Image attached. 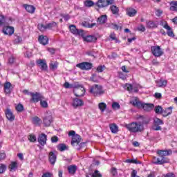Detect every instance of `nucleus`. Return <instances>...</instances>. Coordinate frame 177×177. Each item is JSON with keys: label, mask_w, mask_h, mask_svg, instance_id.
<instances>
[{"label": "nucleus", "mask_w": 177, "mask_h": 177, "mask_svg": "<svg viewBox=\"0 0 177 177\" xmlns=\"http://www.w3.org/2000/svg\"><path fill=\"white\" fill-rule=\"evenodd\" d=\"M155 113H156V114H162V107H161V106L158 105L157 106L155 107Z\"/></svg>", "instance_id": "nucleus-41"}, {"label": "nucleus", "mask_w": 177, "mask_h": 177, "mask_svg": "<svg viewBox=\"0 0 177 177\" xmlns=\"http://www.w3.org/2000/svg\"><path fill=\"white\" fill-rule=\"evenodd\" d=\"M136 174H138L136 170H133L131 173V177H140L139 176H137Z\"/></svg>", "instance_id": "nucleus-64"}, {"label": "nucleus", "mask_w": 177, "mask_h": 177, "mask_svg": "<svg viewBox=\"0 0 177 177\" xmlns=\"http://www.w3.org/2000/svg\"><path fill=\"white\" fill-rule=\"evenodd\" d=\"M120 104L118 102H113L112 104V109H113V110H120Z\"/></svg>", "instance_id": "nucleus-47"}, {"label": "nucleus", "mask_w": 177, "mask_h": 177, "mask_svg": "<svg viewBox=\"0 0 177 177\" xmlns=\"http://www.w3.org/2000/svg\"><path fill=\"white\" fill-rule=\"evenodd\" d=\"M110 10L112 12L113 15H118L120 12V9L115 5L110 6Z\"/></svg>", "instance_id": "nucleus-31"}, {"label": "nucleus", "mask_w": 177, "mask_h": 177, "mask_svg": "<svg viewBox=\"0 0 177 177\" xmlns=\"http://www.w3.org/2000/svg\"><path fill=\"white\" fill-rule=\"evenodd\" d=\"M138 118L141 120L139 122H140L143 126L147 125V124L150 122V118L147 116L140 115Z\"/></svg>", "instance_id": "nucleus-22"}, {"label": "nucleus", "mask_w": 177, "mask_h": 177, "mask_svg": "<svg viewBox=\"0 0 177 177\" xmlns=\"http://www.w3.org/2000/svg\"><path fill=\"white\" fill-rule=\"evenodd\" d=\"M16 110H17V111L21 112V111H23V110H24V106H23V104H19L16 106Z\"/></svg>", "instance_id": "nucleus-50"}, {"label": "nucleus", "mask_w": 177, "mask_h": 177, "mask_svg": "<svg viewBox=\"0 0 177 177\" xmlns=\"http://www.w3.org/2000/svg\"><path fill=\"white\" fill-rule=\"evenodd\" d=\"M131 103L133 104V106H134V107H137L138 109H143L145 111H151V110L154 109L153 104H145L137 98L131 101Z\"/></svg>", "instance_id": "nucleus-3"}, {"label": "nucleus", "mask_w": 177, "mask_h": 177, "mask_svg": "<svg viewBox=\"0 0 177 177\" xmlns=\"http://www.w3.org/2000/svg\"><path fill=\"white\" fill-rule=\"evenodd\" d=\"M72 106L74 107V109H77V107H81L84 106V101L78 98H73L72 100Z\"/></svg>", "instance_id": "nucleus-16"}, {"label": "nucleus", "mask_w": 177, "mask_h": 177, "mask_svg": "<svg viewBox=\"0 0 177 177\" xmlns=\"http://www.w3.org/2000/svg\"><path fill=\"white\" fill-rule=\"evenodd\" d=\"M114 3V0H98L95 5L97 8H106L109 5H113Z\"/></svg>", "instance_id": "nucleus-7"}, {"label": "nucleus", "mask_w": 177, "mask_h": 177, "mask_svg": "<svg viewBox=\"0 0 177 177\" xmlns=\"http://www.w3.org/2000/svg\"><path fill=\"white\" fill-rule=\"evenodd\" d=\"M32 121L35 124V125H39V124L41 123V119L37 116L33 118Z\"/></svg>", "instance_id": "nucleus-43"}, {"label": "nucleus", "mask_w": 177, "mask_h": 177, "mask_svg": "<svg viewBox=\"0 0 177 177\" xmlns=\"http://www.w3.org/2000/svg\"><path fill=\"white\" fill-rule=\"evenodd\" d=\"M56 26V23L55 22H52L50 24H48L47 25H46V28H52V27H55Z\"/></svg>", "instance_id": "nucleus-55"}, {"label": "nucleus", "mask_w": 177, "mask_h": 177, "mask_svg": "<svg viewBox=\"0 0 177 177\" xmlns=\"http://www.w3.org/2000/svg\"><path fill=\"white\" fill-rule=\"evenodd\" d=\"M6 171V165L0 164V174H3Z\"/></svg>", "instance_id": "nucleus-51"}, {"label": "nucleus", "mask_w": 177, "mask_h": 177, "mask_svg": "<svg viewBox=\"0 0 177 177\" xmlns=\"http://www.w3.org/2000/svg\"><path fill=\"white\" fill-rule=\"evenodd\" d=\"M53 174L52 173H49V172H47V173H44L41 177H53Z\"/></svg>", "instance_id": "nucleus-60"}, {"label": "nucleus", "mask_w": 177, "mask_h": 177, "mask_svg": "<svg viewBox=\"0 0 177 177\" xmlns=\"http://www.w3.org/2000/svg\"><path fill=\"white\" fill-rule=\"evenodd\" d=\"M111 28H113V30H119L120 26L115 24H111L110 25Z\"/></svg>", "instance_id": "nucleus-57"}, {"label": "nucleus", "mask_w": 177, "mask_h": 177, "mask_svg": "<svg viewBox=\"0 0 177 177\" xmlns=\"http://www.w3.org/2000/svg\"><path fill=\"white\" fill-rule=\"evenodd\" d=\"M166 30H167V33L169 37H175V35L174 34V31H172V28L171 27L169 29H166Z\"/></svg>", "instance_id": "nucleus-49"}, {"label": "nucleus", "mask_w": 177, "mask_h": 177, "mask_svg": "<svg viewBox=\"0 0 177 177\" xmlns=\"http://www.w3.org/2000/svg\"><path fill=\"white\" fill-rule=\"evenodd\" d=\"M107 21V15H102L97 19V23L100 24H104Z\"/></svg>", "instance_id": "nucleus-30"}, {"label": "nucleus", "mask_w": 177, "mask_h": 177, "mask_svg": "<svg viewBox=\"0 0 177 177\" xmlns=\"http://www.w3.org/2000/svg\"><path fill=\"white\" fill-rule=\"evenodd\" d=\"M28 138L30 142H37V137L34 134L29 135Z\"/></svg>", "instance_id": "nucleus-45"}, {"label": "nucleus", "mask_w": 177, "mask_h": 177, "mask_svg": "<svg viewBox=\"0 0 177 177\" xmlns=\"http://www.w3.org/2000/svg\"><path fill=\"white\" fill-rule=\"evenodd\" d=\"M51 142L52 143H57V142H59V138L56 136H53L51 138Z\"/></svg>", "instance_id": "nucleus-54"}, {"label": "nucleus", "mask_w": 177, "mask_h": 177, "mask_svg": "<svg viewBox=\"0 0 177 177\" xmlns=\"http://www.w3.org/2000/svg\"><path fill=\"white\" fill-rule=\"evenodd\" d=\"M5 24V17L0 15V26H3Z\"/></svg>", "instance_id": "nucleus-56"}, {"label": "nucleus", "mask_w": 177, "mask_h": 177, "mask_svg": "<svg viewBox=\"0 0 177 177\" xmlns=\"http://www.w3.org/2000/svg\"><path fill=\"white\" fill-rule=\"evenodd\" d=\"M164 122L161 120V119L158 118H155L153 119V131H161V127L160 125H162Z\"/></svg>", "instance_id": "nucleus-8"}, {"label": "nucleus", "mask_w": 177, "mask_h": 177, "mask_svg": "<svg viewBox=\"0 0 177 177\" xmlns=\"http://www.w3.org/2000/svg\"><path fill=\"white\" fill-rule=\"evenodd\" d=\"M57 150H59V151H64V150H67V146L64 144H59L57 147Z\"/></svg>", "instance_id": "nucleus-40"}, {"label": "nucleus", "mask_w": 177, "mask_h": 177, "mask_svg": "<svg viewBox=\"0 0 177 177\" xmlns=\"http://www.w3.org/2000/svg\"><path fill=\"white\" fill-rule=\"evenodd\" d=\"M40 104L43 109H48V102L45 100H40Z\"/></svg>", "instance_id": "nucleus-46"}, {"label": "nucleus", "mask_w": 177, "mask_h": 177, "mask_svg": "<svg viewBox=\"0 0 177 177\" xmlns=\"http://www.w3.org/2000/svg\"><path fill=\"white\" fill-rule=\"evenodd\" d=\"M10 171H15L17 169V162H12L9 165Z\"/></svg>", "instance_id": "nucleus-38"}, {"label": "nucleus", "mask_w": 177, "mask_h": 177, "mask_svg": "<svg viewBox=\"0 0 177 177\" xmlns=\"http://www.w3.org/2000/svg\"><path fill=\"white\" fill-rule=\"evenodd\" d=\"M39 42L41 44V45H48V42H49V39L46 36H39Z\"/></svg>", "instance_id": "nucleus-25"}, {"label": "nucleus", "mask_w": 177, "mask_h": 177, "mask_svg": "<svg viewBox=\"0 0 177 177\" xmlns=\"http://www.w3.org/2000/svg\"><path fill=\"white\" fill-rule=\"evenodd\" d=\"M37 140L39 145H41V146H45V145H46V141L48 140V136L42 133L39 135Z\"/></svg>", "instance_id": "nucleus-14"}, {"label": "nucleus", "mask_w": 177, "mask_h": 177, "mask_svg": "<svg viewBox=\"0 0 177 177\" xmlns=\"http://www.w3.org/2000/svg\"><path fill=\"white\" fill-rule=\"evenodd\" d=\"M126 162L129 164H140V162L136 159H128L126 160Z\"/></svg>", "instance_id": "nucleus-44"}, {"label": "nucleus", "mask_w": 177, "mask_h": 177, "mask_svg": "<svg viewBox=\"0 0 177 177\" xmlns=\"http://www.w3.org/2000/svg\"><path fill=\"white\" fill-rule=\"evenodd\" d=\"M3 32L5 35H13L15 33V28L12 26H4L3 28Z\"/></svg>", "instance_id": "nucleus-15"}, {"label": "nucleus", "mask_w": 177, "mask_h": 177, "mask_svg": "<svg viewBox=\"0 0 177 177\" xmlns=\"http://www.w3.org/2000/svg\"><path fill=\"white\" fill-rule=\"evenodd\" d=\"M126 128L133 133H138V132H143L145 131V126L140 122L127 124H126Z\"/></svg>", "instance_id": "nucleus-2"}, {"label": "nucleus", "mask_w": 177, "mask_h": 177, "mask_svg": "<svg viewBox=\"0 0 177 177\" xmlns=\"http://www.w3.org/2000/svg\"><path fill=\"white\" fill-rule=\"evenodd\" d=\"M138 31H142V32H145V31H146V28H145V26L143 25H140L138 28Z\"/></svg>", "instance_id": "nucleus-59"}, {"label": "nucleus", "mask_w": 177, "mask_h": 177, "mask_svg": "<svg viewBox=\"0 0 177 177\" xmlns=\"http://www.w3.org/2000/svg\"><path fill=\"white\" fill-rule=\"evenodd\" d=\"M170 114H172V107L167 108L165 110L163 109L162 112L163 117H168Z\"/></svg>", "instance_id": "nucleus-28"}, {"label": "nucleus", "mask_w": 177, "mask_h": 177, "mask_svg": "<svg viewBox=\"0 0 177 177\" xmlns=\"http://www.w3.org/2000/svg\"><path fill=\"white\" fill-rule=\"evenodd\" d=\"M104 70V66H100L97 68V73H103Z\"/></svg>", "instance_id": "nucleus-58"}, {"label": "nucleus", "mask_w": 177, "mask_h": 177, "mask_svg": "<svg viewBox=\"0 0 177 177\" xmlns=\"http://www.w3.org/2000/svg\"><path fill=\"white\" fill-rule=\"evenodd\" d=\"M158 156L161 158H167V156H171L172 154V150L167 149V150H158L157 151Z\"/></svg>", "instance_id": "nucleus-10"}, {"label": "nucleus", "mask_w": 177, "mask_h": 177, "mask_svg": "<svg viewBox=\"0 0 177 177\" xmlns=\"http://www.w3.org/2000/svg\"><path fill=\"white\" fill-rule=\"evenodd\" d=\"M43 122L45 127H50V124L53 122V118L52 115H47L44 118Z\"/></svg>", "instance_id": "nucleus-18"}, {"label": "nucleus", "mask_w": 177, "mask_h": 177, "mask_svg": "<svg viewBox=\"0 0 177 177\" xmlns=\"http://www.w3.org/2000/svg\"><path fill=\"white\" fill-rule=\"evenodd\" d=\"M92 177H102V174L99 172V171L95 170L94 173L91 176Z\"/></svg>", "instance_id": "nucleus-52"}, {"label": "nucleus", "mask_w": 177, "mask_h": 177, "mask_svg": "<svg viewBox=\"0 0 177 177\" xmlns=\"http://www.w3.org/2000/svg\"><path fill=\"white\" fill-rule=\"evenodd\" d=\"M160 25H162L163 28H165V30H169V28H170V26H168V23H167V21H162L160 23Z\"/></svg>", "instance_id": "nucleus-48"}, {"label": "nucleus", "mask_w": 177, "mask_h": 177, "mask_svg": "<svg viewBox=\"0 0 177 177\" xmlns=\"http://www.w3.org/2000/svg\"><path fill=\"white\" fill-rule=\"evenodd\" d=\"M69 30L71 32H72V34H74L75 35H80L81 32H82V30H78L75 25H71L69 26Z\"/></svg>", "instance_id": "nucleus-21"}, {"label": "nucleus", "mask_w": 177, "mask_h": 177, "mask_svg": "<svg viewBox=\"0 0 177 177\" xmlns=\"http://www.w3.org/2000/svg\"><path fill=\"white\" fill-rule=\"evenodd\" d=\"M58 66H59V63H57V62H52L50 64V70L55 71V70L57 69Z\"/></svg>", "instance_id": "nucleus-36"}, {"label": "nucleus", "mask_w": 177, "mask_h": 177, "mask_svg": "<svg viewBox=\"0 0 177 177\" xmlns=\"http://www.w3.org/2000/svg\"><path fill=\"white\" fill-rule=\"evenodd\" d=\"M170 10L177 12V1H172L170 3Z\"/></svg>", "instance_id": "nucleus-33"}, {"label": "nucleus", "mask_w": 177, "mask_h": 177, "mask_svg": "<svg viewBox=\"0 0 177 177\" xmlns=\"http://www.w3.org/2000/svg\"><path fill=\"white\" fill-rule=\"evenodd\" d=\"M158 24L155 23L153 21H147V28H157Z\"/></svg>", "instance_id": "nucleus-29"}, {"label": "nucleus", "mask_w": 177, "mask_h": 177, "mask_svg": "<svg viewBox=\"0 0 177 177\" xmlns=\"http://www.w3.org/2000/svg\"><path fill=\"white\" fill-rule=\"evenodd\" d=\"M167 162H169V160L168 158H156V156L153 158V163L156 164V165H162V164H167Z\"/></svg>", "instance_id": "nucleus-11"}, {"label": "nucleus", "mask_w": 177, "mask_h": 177, "mask_svg": "<svg viewBox=\"0 0 177 177\" xmlns=\"http://www.w3.org/2000/svg\"><path fill=\"white\" fill-rule=\"evenodd\" d=\"M24 8L26 11H28V13L32 14L34 12H35V7H34V6L24 4Z\"/></svg>", "instance_id": "nucleus-26"}, {"label": "nucleus", "mask_w": 177, "mask_h": 177, "mask_svg": "<svg viewBox=\"0 0 177 177\" xmlns=\"http://www.w3.org/2000/svg\"><path fill=\"white\" fill-rule=\"evenodd\" d=\"M64 88L71 89V88H74V84H70L68 82H66L64 84Z\"/></svg>", "instance_id": "nucleus-53"}, {"label": "nucleus", "mask_w": 177, "mask_h": 177, "mask_svg": "<svg viewBox=\"0 0 177 177\" xmlns=\"http://www.w3.org/2000/svg\"><path fill=\"white\" fill-rule=\"evenodd\" d=\"M89 92L90 93H93L94 96H100V95H103V93H104L102 89V87L97 84H95L90 88Z\"/></svg>", "instance_id": "nucleus-6"}, {"label": "nucleus", "mask_w": 177, "mask_h": 177, "mask_svg": "<svg viewBox=\"0 0 177 177\" xmlns=\"http://www.w3.org/2000/svg\"><path fill=\"white\" fill-rule=\"evenodd\" d=\"M73 93L77 97H81L85 95V88H84L82 85L75 84Z\"/></svg>", "instance_id": "nucleus-4"}, {"label": "nucleus", "mask_w": 177, "mask_h": 177, "mask_svg": "<svg viewBox=\"0 0 177 177\" xmlns=\"http://www.w3.org/2000/svg\"><path fill=\"white\" fill-rule=\"evenodd\" d=\"M156 16L160 17V15H162V10L158 9L156 10Z\"/></svg>", "instance_id": "nucleus-62"}, {"label": "nucleus", "mask_w": 177, "mask_h": 177, "mask_svg": "<svg viewBox=\"0 0 177 177\" xmlns=\"http://www.w3.org/2000/svg\"><path fill=\"white\" fill-rule=\"evenodd\" d=\"M76 66L79 68H81V70H91V68H92L93 67V65L91 63L89 62H82L77 64Z\"/></svg>", "instance_id": "nucleus-12"}, {"label": "nucleus", "mask_w": 177, "mask_h": 177, "mask_svg": "<svg viewBox=\"0 0 177 177\" xmlns=\"http://www.w3.org/2000/svg\"><path fill=\"white\" fill-rule=\"evenodd\" d=\"M68 136H73L71 145L75 147V149H76V150H81L82 147H85V146H86L85 142H81V136L78 134H75L74 131H69Z\"/></svg>", "instance_id": "nucleus-1"}, {"label": "nucleus", "mask_w": 177, "mask_h": 177, "mask_svg": "<svg viewBox=\"0 0 177 177\" xmlns=\"http://www.w3.org/2000/svg\"><path fill=\"white\" fill-rule=\"evenodd\" d=\"M167 84L168 81L165 80L160 79V80L156 81V85L158 88H165Z\"/></svg>", "instance_id": "nucleus-23"}, {"label": "nucleus", "mask_w": 177, "mask_h": 177, "mask_svg": "<svg viewBox=\"0 0 177 177\" xmlns=\"http://www.w3.org/2000/svg\"><path fill=\"white\" fill-rule=\"evenodd\" d=\"M84 41H86V42H95V41H96V37L95 36H86L85 37H84Z\"/></svg>", "instance_id": "nucleus-35"}, {"label": "nucleus", "mask_w": 177, "mask_h": 177, "mask_svg": "<svg viewBox=\"0 0 177 177\" xmlns=\"http://www.w3.org/2000/svg\"><path fill=\"white\" fill-rule=\"evenodd\" d=\"M68 171L69 174L71 175H74L75 172L77 171V166L76 165H71L68 167Z\"/></svg>", "instance_id": "nucleus-32"}, {"label": "nucleus", "mask_w": 177, "mask_h": 177, "mask_svg": "<svg viewBox=\"0 0 177 177\" xmlns=\"http://www.w3.org/2000/svg\"><path fill=\"white\" fill-rule=\"evenodd\" d=\"M36 64L38 67H40L42 71H46V70H48V64H46V60L39 59L36 61Z\"/></svg>", "instance_id": "nucleus-9"}, {"label": "nucleus", "mask_w": 177, "mask_h": 177, "mask_svg": "<svg viewBox=\"0 0 177 177\" xmlns=\"http://www.w3.org/2000/svg\"><path fill=\"white\" fill-rule=\"evenodd\" d=\"M109 128L112 133H117L118 132V126L115 124H110Z\"/></svg>", "instance_id": "nucleus-34"}, {"label": "nucleus", "mask_w": 177, "mask_h": 177, "mask_svg": "<svg viewBox=\"0 0 177 177\" xmlns=\"http://www.w3.org/2000/svg\"><path fill=\"white\" fill-rule=\"evenodd\" d=\"M151 52L156 57H161L164 55V50L160 46H153L151 47Z\"/></svg>", "instance_id": "nucleus-5"}, {"label": "nucleus", "mask_w": 177, "mask_h": 177, "mask_svg": "<svg viewBox=\"0 0 177 177\" xmlns=\"http://www.w3.org/2000/svg\"><path fill=\"white\" fill-rule=\"evenodd\" d=\"M6 117L7 119H8L9 121H15V116L10 109H7L6 111Z\"/></svg>", "instance_id": "nucleus-24"}, {"label": "nucleus", "mask_w": 177, "mask_h": 177, "mask_svg": "<svg viewBox=\"0 0 177 177\" xmlns=\"http://www.w3.org/2000/svg\"><path fill=\"white\" fill-rule=\"evenodd\" d=\"M22 39L21 37L17 36L15 39V44H20V42H21Z\"/></svg>", "instance_id": "nucleus-61"}, {"label": "nucleus", "mask_w": 177, "mask_h": 177, "mask_svg": "<svg viewBox=\"0 0 177 177\" xmlns=\"http://www.w3.org/2000/svg\"><path fill=\"white\" fill-rule=\"evenodd\" d=\"M138 12L136 10L133 8H127V15L129 16V17H133Z\"/></svg>", "instance_id": "nucleus-27"}, {"label": "nucleus", "mask_w": 177, "mask_h": 177, "mask_svg": "<svg viewBox=\"0 0 177 177\" xmlns=\"http://www.w3.org/2000/svg\"><path fill=\"white\" fill-rule=\"evenodd\" d=\"M12 84L9 82H6L4 84V92L6 94L12 93Z\"/></svg>", "instance_id": "nucleus-20"}, {"label": "nucleus", "mask_w": 177, "mask_h": 177, "mask_svg": "<svg viewBox=\"0 0 177 177\" xmlns=\"http://www.w3.org/2000/svg\"><path fill=\"white\" fill-rule=\"evenodd\" d=\"M57 156L55 154V152L50 151L48 155V161L50 162L52 165H55L56 163Z\"/></svg>", "instance_id": "nucleus-19"}, {"label": "nucleus", "mask_w": 177, "mask_h": 177, "mask_svg": "<svg viewBox=\"0 0 177 177\" xmlns=\"http://www.w3.org/2000/svg\"><path fill=\"white\" fill-rule=\"evenodd\" d=\"M38 28L41 32H44V31H46V30H47L46 25H44L42 24H38Z\"/></svg>", "instance_id": "nucleus-42"}, {"label": "nucleus", "mask_w": 177, "mask_h": 177, "mask_svg": "<svg viewBox=\"0 0 177 177\" xmlns=\"http://www.w3.org/2000/svg\"><path fill=\"white\" fill-rule=\"evenodd\" d=\"M139 86H132L131 84H126L124 88L129 92H138Z\"/></svg>", "instance_id": "nucleus-17"}, {"label": "nucleus", "mask_w": 177, "mask_h": 177, "mask_svg": "<svg viewBox=\"0 0 177 177\" xmlns=\"http://www.w3.org/2000/svg\"><path fill=\"white\" fill-rule=\"evenodd\" d=\"M98 108L103 113L106 109H107V104L104 102H101L98 104Z\"/></svg>", "instance_id": "nucleus-37"}, {"label": "nucleus", "mask_w": 177, "mask_h": 177, "mask_svg": "<svg viewBox=\"0 0 177 177\" xmlns=\"http://www.w3.org/2000/svg\"><path fill=\"white\" fill-rule=\"evenodd\" d=\"M95 5V3L91 0H86L84 1V6L86 8H92Z\"/></svg>", "instance_id": "nucleus-39"}, {"label": "nucleus", "mask_w": 177, "mask_h": 177, "mask_svg": "<svg viewBox=\"0 0 177 177\" xmlns=\"http://www.w3.org/2000/svg\"><path fill=\"white\" fill-rule=\"evenodd\" d=\"M16 59L14 58L13 56H11L9 59L8 62L10 63V64H13V62L15 61Z\"/></svg>", "instance_id": "nucleus-63"}, {"label": "nucleus", "mask_w": 177, "mask_h": 177, "mask_svg": "<svg viewBox=\"0 0 177 177\" xmlns=\"http://www.w3.org/2000/svg\"><path fill=\"white\" fill-rule=\"evenodd\" d=\"M30 96L32 97L30 100L33 102V103H38L41 99H44V97L39 93H30Z\"/></svg>", "instance_id": "nucleus-13"}]
</instances>
